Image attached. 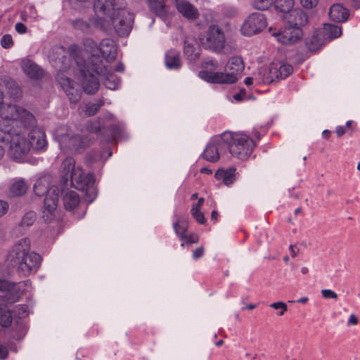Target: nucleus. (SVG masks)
I'll list each match as a JSON object with an SVG mask.
<instances>
[{
    "instance_id": "24",
    "label": "nucleus",
    "mask_w": 360,
    "mask_h": 360,
    "mask_svg": "<svg viewBox=\"0 0 360 360\" xmlns=\"http://www.w3.org/2000/svg\"><path fill=\"white\" fill-rule=\"evenodd\" d=\"M349 15V10L340 4H334L330 8V18L338 22H345Z\"/></svg>"
},
{
    "instance_id": "3",
    "label": "nucleus",
    "mask_w": 360,
    "mask_h": 360,
    "mask_svg": "<svg viewBox=\"0 0 360 360\" xmlns=\"http://www.w3.org/2000/svg\"><path fill=\"white\" fill-rule=\"evenodd\" d=\"M61 182L64 186H68L70 182L72 186L87 194L94 193L93 174H86L81 167H76L72 158H66L62 163Z\"/></svg>"
},
{
    "instance_id": "38",
    "label": "nucleus",
    "mask_w": 360,
    "mask_h": 360,
    "mask_svg": "<svg viewBox=\"0 0 360 360\" xmlns=\"http://www.w3.org/2000/svg\"><path fill=\"white\" fill-rule=\"evenodd\" d=\"M13 317L11 311L5 308L0 307V325L7 328L11 326Z\"/></svg>"
},
{
    "instance_id": "42",
    "label": "nucleus",
    "mask_w": 360,
    "mask_h": 360,
    "mask_svg": "<svg viewBox=\"0 0 360 360\" xmlns=\"http://www.w3.org/2000/svg\"><path fill=\"white\" fill-rule=\"evenodd\" d=\"M273 3V0H254L253 6L257 10L268 9Z\"/></svg>"
},
{
    "instance_id": "32",
    "label": "nucleus",
    "mask_w": 360,
    "mask_h": 360,
    "mask_svg": "<svg viewBox=\"0 0 360 360\" xmlns=\"http://www.w3.org/2000/svg\"><path fill=\"white\" fill-rule=\"evenodd\" d=\"M28 186L22 179L15 181L10 186L9 192L12 196H20L25 194Z\"/></svg>"
},
{
    "instance_id": "10",
    "label": "nucleus",
    "mask_w": 360,
    "mask_h": 360,
    "mask_svg": "<svg viewBox=\"0 0 360 360\" xmlns=\"http://www.w3.org/2000/svg\"><path fill=\"white\" fill-rule=\"evenodd\" d=\"M115 12L116 15L114 13L106 21L110 22L118 35H128L132 27L133 14L124 8H117Z\"/></svg>"
},
{
    "instance_id": "47",
    "label": "nucleus",
    "mask_w": 360,
    "mask_h": 360,
    "mask_svg": "<svg viewBox=\"0 0 360 360\" xmlns=\"http://www.w3.org/2000/svg\"><path fill=\"white\" fill-rule=\"evenodd\" d=\"M319 0H300V4L302 7L306 9H311L316 7L318 4Z\"/></svg>"
},
{
    "instance_id": "60",
    "label": "nucleus",
    "mask_w": 360,
    "mask_h": 360,
    "mask_svg": "<svg viewBox=\"0 0 360 360\" xmlns=\"http://www.w3.org/2000/svg\"><path fill=\"white\" fill-rule=\"evenodd\" d=\"M14 92H11V96L13 98H18L19 97H20L21 96V91L20 89H19L18 86H15V89H13Z\"/></svg>"
},
{
    "instance_id": "46",
    "label": "nucleus",
    "mask_w": 360,
    "mask_h": 360,
    "mask_svg": "<svg viewBox=\"0 0 360 360\" xmlns=\"http://www.w3.org/2000/svg\"><path fill=\"white\" fill-rule=\"evenodd\" d=\"M86 128L91 133H98L102 129V127L98 120L89 122Z\"/></svg>"
},
{
    "instance_id": "13",
    "label": "nucleus",
    "mask_w": 360,
    "mask_h": 360,
    "mask_svg": "<svg viewBox=\"0 0 360 360\" xmlns=\"http://www.w3.org/2000/svg\"><path fill=\"white\" fill-rule=\"evenodd\" d=\"M92 70L98 75L104 77L103 84L106 88L115 90L118 87L120 84L119 78L111 72L108 66L103 64L102 60L100 59L99 63H94V59H93Z\"/></svg>"
},
{
    "instance_id": "40",
    "label": "nucleus",
    "mask_w": 360,
    "mask_h": 360,
    "mask_svg": "<svg viewBox=\"0 0 360 360\" xmlns=\"http://www.w3.org/2000/svg\"><path fill=\"white\" fill-rule=\"evenodd\" d=\"M292 70L293 68L290 64H278V71L281 79L288 77L292 72Z\"/></svg>"
},
{
    "instance_id": "1",
    "label": "nucleus",
    "mask_w": 360,
    "mask_h": 360,
    "mask_svg": "<svg viewBox=\"0 0 360 360\" xmlns=\"http://www.w3.org/2000/svg\"><path fill=\"white\" fill-rule=\"evenodd\" d=\"M7 261L11 266L16 267L18 275L27 277L39 270L42 258L40 255L30 250V240L22 238L11 248Z\"/></svg>"
},
{
    "instance_id": "52",
    "label": "nucleus",
    "mask_w": 360,
    "mask_h": 360,
    "mask_svg": "<svg viewBox=\"0 0 360 360\" xmlns=\"http://www.w3.org/2000/svg\"><path fill=\"white\" fill-rule=\"evenodd\" d=\"M18 310V315L20 317H25L27 316V307L25 305H18L15 307Z\"/></svg>"
},
{
    "instance_id": "41",
    "label": "nucleus",
    "mask_w": 360,
    "mask_h": 360,
    "mask_svg": "<svg viewBox=\"0 0 360 360\" xmlns=\"http://www.w3.org/2000/svg\"><path fill=\"white\" fill-rule=\"evenodd\" d=\"M36 220V214L34 212H27L22 219L21 226L28 227L32 226Z\"/></svg>"
},
{
    "instance_id": "64",
    "label": "nucleus",
    "mask_w": 360,
    "mask_h": 360,
    "mask_svg": "<svg viewBox=\"0 0 360 360\" xmlns=\"http://www.w3.org/2000/svg\"><path fill=\"white\" fill-rule=\"evenodd\" d=\"M124 70V66L123 63L121 62L118 63V64L116 65V67L115 68V71L120 72H123Z\"/></svg>"
},
{
    "instance_id": "36",
    "label": "nucleus",
    "mask_w": 360,
    "mask_h": 360,
    "mask_svg": "<svg viewBox=\"0 0 360 360\" xmlns=\"http://www.w3.org/2000/svg\"><path fill=\"white\" fill-rule=\"evenodd\" d=\"M22 294V292L20 283H12L9 292L6 295L7 301L11 303L17 302Z\"/></svg>"
},
{
    "instance_id": "23",
    "label": "nucleus",
    "mask_w": 360,
    "mask_h": 360,
    "mask_svg": "<svg viewBox=\"0 0 360 360\" xmlns=\"http://www.w3.org/2000/svg\"><path fill=\"white\" fill-rule=\"evenodd\" d=\"M149 10L165 20L168 15L165 0H145Z\"/></svg>"
},
{
    "instance_id": "56",
    "label": "nucleus",
    "mask_w": 360,
    "mask_h": 360,
    "mask_svg": "<svg viewBox=\"0 0 360 360\" xmlns=\"http://www.w3.org/2000/svg\"><path fill=\"white\" fill-rule=\"evenodd\" d=\"M8 356V350L6 347L0 345V360H5Z\"/></svg>"
},
{
    "instance_id": "54",
    "label": "nucleus",
    "mask_w": 360,
    "mask_h": 360,
    "mask_svg": "<svg viewBox=\"0 0 360 360\" xmlns=\"http://www.w3.org/2000/svg\"><path fill=\"white\" fill-rule=\"evenodd\" d=\"M270 307L274 309H283V310H287L288 306L287 304L283 302H274L270 304Z\"/></svg>"
},
{
    "instance_id": "21",
    "label": "nucleus",
    "mask_w": 360,
    "mask_h": 360,
    "mask_svg": "<svg viewBox=\"0 0 360 360\" xmlns=\"http://www.w3.org/2000/svg\"><path fill=\"white\" fill-rule=\"evenodd\" d=\"M99 50L103 58L110 63L117 57V48L115 41L111 39H103L99 46Z\"/></svg>"
},
{
    "instance_id": "53",
    "label": "nucleus",
    "mask_w": 360,
    "mask_h": 360,
    "mask_svg": "<svg viewBox=\"0 0 360 360\" xmlns=\"http://www.w3.org/2000/svg\"><path fill=\"white\" fill-rule=\"evenodd\" d=\"M9 205L7 202L0 200V218L8 212Z\"/></svg>"
},
{
    "instance_id": "61",
    "label": "nucleus",
    "mask_w": 360,
    "mask_h": 360,
    "mask_svg": "<svg viewBox=\"0 0 360 360\" xmlns=\"http://www.w3.org/2000/svg\"><path fill=\"white\" fill-rule=\"evenodd\" d=\"M358 323V319L354 314H351L349 316V319L348 320L347 324L348 325H357Z\"/></svg>"
},
{
    "instance_id": "18",
    "label": "nucleus",
    "mask_w": 360,
    "mask_h": 360,
    "mask_svg": "<svg viewBox=\"0 0 360 360\" xmlns=\"http://www.w3.org/2000/svg\"><path fill=\"white\" fill-rule=\"evenodd\" d=\"M115 6V0H94L93 4L95 14L105 20L117 11Z\"/></svg>"
},
{
    "instance_id": "62",
    "label": "nucleus",
    "mask_w": 360,
    "mask_h": 360,
    "mask_svg": "<svg viewBox=\"0 0 360 360\" xmlns=\"http://www.w3.org/2000/svg\"><path fill=\"white\" fill-rule=\"evenodd\" d=\"M290 255L292 257H295L297 255L299 249L293 245L290 246Z\"/></svg>"
},
{
    "instance_id": "20",
    "label": "nucleus",
    "mask_w": 360,
    "mask_h": 360,
    "mask_svg": "<svg viewBox=\"0 0 360 360\" xmlns=\"http://www.w3.org/2000/svg\"><path fill=\"white\" fill-rule=\"evenodd\" d=\"M174 3L178 12L184 18L191 20L198 18L200 15L198 10L188 1L176 0Z\"/></svg>"
},
{
    "instance_id": "49",
    "label": "nucleus",
    "mask_w": 360,
    "mask_h": 360,
    "mask_svg": "<svg viewBox=\"0 0 360 360\" xmlns=\"http://www.w3.org/2000/svg\"><path fill=\"white\" fill-rule=\"evenodd\" d=\"M192 216L193 217V218L199 223V224H205L206 222V219L205 217V215L204 214L200 211V212H194V213H191Z\"/></svg>"
},
{
    "instance_id": "51",
    "label": "nucleus",
    "mask_w": 360,
    "mask_h": 360,
    "mask_svg": "<svg viewBox=\"0 0 360 360\" xmlns=\"http://www.w3.org/2000/svg\"><path fill=\"white\" fill-rule=\"evenodd\" d=\"M11 285L12 283L8 281L0 279V291L6 292H9Z\"/></svg>"
},
{
    "instance_id": "28",
    "label": "nucleus",
    "mask_w": 360,
    "mask_h": 360,
    "mask_svg": "<svg viewBox=\"0 0 360 360\" xmlns=\"http://www.w3.org/2000/svg\"><path fill=\"white\" fill-rule=\"evenodd\" d=\"M49 182L48 178L44 176L38 179L34 185V192L37 195L42 196L44 194H46V196H48L49 194L56 193V189L49 190Z\"/></svg>"
},
{
    "instance_id": "14",
    "label": "nucleus",
    "mask_w": 360,
    "mask_h": 360,
    "mask_svg": "<svg viewBox=\"0 0 360 360\" xmlns=\"http://www.w3.org/2000/svg\"><path fill=\"white\" fill-rule=\"evenodd\" d=\"M199 76L205 81L216 84H232L238 79V77L231 72L201 71Z\"/></svg>"
},
{
    "instance_id": "30",
    "label": "nucleus",
    "mask_w": 360,
    "mask_h": 360,
    "mask_svg": "<svg viewBox=\"0 0 360 360\" xmlns=\"http://www.w3.org/2000/svg\"><path fill=\"white\" fill-rule=\"evenodd\" d=\"M23 70L25 73L30 78H41L43 75V70L34 63L27 60L23 64Z\"/></svg>"
},
{
    "instance_id": "6",
    "label": "nucleus",
    "mask_w": 360,
    "mask_h": 360,
    "mask_svg": "<svg viewBox=\"0 0 360 360\" xmlns=\"http://www.w3.org/2000/svg\"><path fill=\"white\" fill-rule=\"evenodd\" d=\"M60 149L65 153H80L86 150L91 143L89 135L75 134L68 132L57 136Z\"/></svg>"
},
{
    "instance_id": "58",
    "label": "nucleus",
    "mask_w": 360,
    "mask_h": 360,
    "mask_svg": "<svg viewBox=\"0 0 360 360\" xmlns=\"http://www.w3.org/2000/svg\"><path fill=\"white\" fill-rule=\"evenodd\" d=\"M202 207V205H201V204H200L198 202L196 203H193L192 205V207H191V213H194V212H200Z\"/></svg>"
},
{
    "instance_id": "50",
    "label": "nucleus",
    "mask_w": 360,
    "mask_h": 360,
    "mask_svg": "<svg viewBox=\"0 0 360 360\" xmlns=\"http://www.w3.org/2000/svg\"><path fill=\"white\" fill-rule=\"evenodd\" d=\"M205 253V248L202 246L197 248L193 252V257L194 259H198L202 257Z\"/></svg>"
},
{
    "instance_id": "8",
    "label": "nucleus",
    "mask_w": 360,
    "mask_h": 360,
    "mask_svg": "<svg viewBox=\"0 0 360 360\" xmlns=\"http://www.w3.org/2000/svg\"><path fill=\"white\" fill-rule=\"evenodd\" d=\"M94 59V63H99L100 58L94 55L91 56L88 62L86 67L80 70V82L84 91L89 95L95 94L99 87L100 82L98 79L91 72L92 70V60Z\"/></svg>"
},
{
    "instance_id": "63",
    "label": "nucleus",
    "mask_w": 360,
    "mask_h": 360,
    "mask_svg": "<svg viewBox=\"0 0 360 360\" xmlns=\"http://www.w3.org/2000/svg\"><path fill=\"white\" fill-rule=\"evenodd\" d=\"M245 94V90L241 91L240 93H238L233 96V98L236 101H240L243 100V96Z\"/></svg>"
},
{
    "instance_id": "35",
    "label": "nucleus",
    "mask_w": 360,
    "mask_h": 360,
    "mask_svg": "<svg viewBox=\"0 0 360 360\" xmlns=\"http://www.w3.org/2000/svg\"><path fill=\"white\" fill-rule=\"evenodd\" d=\"M173 228L176 235H178L181 240H184L185 234H186L188 229V223L184 219H179L173 224Z\"/></svg>"
},
{
    "instance_id": "39",
    "label": "nucleus",
    "mask_w": 360,
    "mask_h": 360,
    "mask_svg": "<svg viewBox=\"0 0 360 360\" xmlns=\"http://www.w3.org/2000/svg\"><path fill=\"white\" fill-rule=\"evenodd\" d=\"M198 49L190 44H185L184 54L191 61L195 60L199 56Z\"/></svg>"
},
{
    "instance_id": "31",
    "label": "nucleus",
    "mask_w": 360,
    "mask_h": 360,
    "mask_svg": "<svg viewBox=\"0 0 360 360\" xmlns=\"http://www.w3.org/2000/svg\"><path fill=\"white\" fill-rule=\"evenodd\" d=\"M105 104L104 98H100L96 101L94 103H86L82 108V112L86 116L91 117L96 115L100 108Z\"/></svg>"
},
{
    "instance_id": "57",
    "label": "nucleus",
    "mask_w": 360,
    "mask_h": 360,
    "mask_svg": "<svg viewBox=\"0 0 360 360\" xmlns=\"http://www.w3.org/2000/svg\"><path fill=\"white\" fill-rule=\"evenodd\" d=\"M335 132L338 137H341L346 133V129L345 127L338 126L336 127Z\"/></svg>"
},
{
    "instance_id": "5",
    "label": "nucleus",
    "mask_w": 360,
    "mask_h": 360,
    "mask_svg": "<svg viewBox=\"0 0 360 360\" xmlns=\"http://www.w3.org/2000/svg\"><path fill=\"white\" fill-rule=\"evenodd\" d=\"M226 150L240 160H245L251 154L255 141L248 136L241 133L225 131L223 134Z\"/></svg>"
},
{
    "instance_id": "4",
    "label": "nucleus",
    "mask_w": 360,
    "mask_h": 360,
    "mask_svg": "<svg viewBox=\"0 0 360 360\" xmlns=\"http://www.w3.org/2000/svg\"><path fill=\"white\" fill-rule=\"evenodd\" d=\"M27 130L20 127L8 132L0 133V142L9 143L8 155L11 158L20 160L29 153L30 143L25 136Z\"/></svg>"
},
{
    "instance_id": "44",
    "label": "nucleus",
    "mask_w": 360,
    "mask_h": 360,
    "mask_svg": "<svg viewBox=\"0 0 360 360\" xmlns=\"http://www.w3.org/2000/svg\"><path fill=\"white\" fill-rule=\"evenodd\" d=\"M72 25L73 27L79 30H81L82 32H87L89 29V24L82 19H78L72 21Z\"/></svg>"
},
{
    "instance_id": "34",
    "label": "nucleus",
    "mask_w": 360,
    "mask_h": 360,
    "mask_svg": "<svg viewBox=\"0 0 360 360\" xmlns=\"http://www.w3.org/2000/svg\"><path fill=\"white\" fill-rule=\"evenodd\" d=\"M280 79L278 71V64L272 63L269 70L264 75L263 82L271 83Z\"/></svg>"
},
{
    "instance_id": "17",
    "label": "nucleus",
    "mask_w": 360,
    "mask_h": 360,
    "mask_svg": "<svg viewBox=\"0 0 360 360\" xmlns=\"http://www.w3.org/2000/svg\"><path fill=\"white\" fill-rule=\"evenodd\" d=\"M58 202V193H49L48 196H46L41 214V218L45 222L50 223L56 219Z\"/></svg>"
},
{
    "instance_id": "15",
    "label": "nucleus",
    "mask_w": 360,
    "mask_h": 360,
    "mask_svg": "<svg viewBox=\"0 0 360 360\" xmlns=\"http://www.w3.org/2000/svg\"><path fill=\"white\" fill-rule=\"evenodd\" d=\"M57 79L70 101L75 103L79 102L82 97V92L76 82L63 75H58Z\"/></svg>"
},
{
    "instance_id": "27",
    "label": "nucleus",
    "mask_w": 360,
    "mask_h": 360,
    "mask_svg": "<svg viewBox=\"0 0 360 360\" xmlns=\"http://www.w3.org/2000/svg\"><path fill=\"white\" fill-rule=\"evenodd\" d=\"M165 65L168 69H179L181 66L179 51L171 49L165 53Z\"/></svg>"
},
{
    "instance_id": "43",
    "label": "nucleus",
    "mask_w": 360,
    "mask_h": 360,
    "mask_svg": "<svg viewBox=\"0 0 360 360\" xmlns=\"http://www.w3.org/2000/svg\"><path fill=\"white\" fill-rule=\"evenodd\" d=\"M183 240H184V242L181 244V247L193 243H198L199 242V236L195 233L185 234V238H184Z\"/></svg>"
},
{
    "instance_id": "16",
    "label": "nucleus",
    "mask_w": 360,
    "mask_h": 360,
    "mask_svg": "<svg viewBox=\"0 0 360 360\" xmlns=\"http://www.w3.org/2000/svg\"><path fill=\"white\" fill-rule=\"evenodd\" d=\"M63 202L67 211L73 212L78 218L85 214V210L81 209L80 198L74 191H66L63 196Z\"/></svg>"
},
{
    "instance_id": "25",
    "label": "nucleus",
    "mask_w": 360,
    "mask_h": 360,
    "mask_svg": "<svg viewBox=\"0 0 360 360\" xmlns=\"http://www.w3.org/2000/svg\"><path fill=\"white\" fill-rule=\"evenodd\" d=\"M236 169L229 167L226 169H218L215 172L214 177L217 181H221L226 186H230L236 180Z\"/></svg>"
},
{
    "instance_id": "11",
    "label": "nucleus",
    "mask_w": 360,
    "mask_h": 360,
    "mask_svg": "<svg viewBox=\"0 0 360 360\" xmlns=\"http://www.w3.org/2000/svg\"><path fill=\"white\" fill-rule=\"evenodd\" d=\"M266 25V18L264 14L252 13L245 18L240 31L243 36L251 37L262 32Z\"/></svg>"
},
{
    "instance_id": "22",
    "label": "nucleus",
    "mask_w": 360,
    "mask_h": 360,
    "mask_svg": "<svg viewBox=\"0 0 360 360\" xmlns=\"http://www.w3.org/2000/svg\"><path fill=\"white\" fill-rule=\"evenodd\" d=\"M326 43L341 36L342 29L340 26L326 23L321 28L317 29Z\"/></svg>"
},
{
    "instance_id": "33",
    "label": "nucleus",
    "mask_w": 360,
    "mask_h": 360,
    "mask_svg": "<svg viewBox=\"0 0 360 360\" xmlns=\"http://www.w3.org/2000/svg\"><path fill=\"white\" fill-rule=\"evenodd\" d=\"M291 15L294 17V22H291L292 26H297L301 28L302 26H304L308 22V16L302 11H293ZM288 23H290V22Z\"/></svg>"
},
{
    "instance_id": "45",
    "label": "nucleus",
    "mask_w": 360,
    "mask_h": 360,
    "mask_svg": "<svg viewBox=\"0 0 360 360\" xmlns=\"http://www.w3.org/2000/svg\"><path fill=\"white\" fill-rule=\"evenodd\" d=\"M1 45L4 49H10L13 46V40L11 34H4L1 39Z\"/></svg>"
},
{
    "instance_id": "48",
    "label": "nucleus",
    "mask_w": 360,
    "mask_h": 360,
    "mask_svg": "<svg viewBox=\"0 0 360 360\" xmlns=\"http://www.w3.org/2000/svg\"><path fill=\"white\" fill-rule=\"evenodd\" d=\"M322 296L326 299H335L337 300L338 296L336 292L329 289H324L321 290Z\"/></svg>"
},
{
    "instance_id": "7",
    "label": "nucleus",
    "mask_w": 360,
    "mask_h": 360,
    "mask_svg": "<svg viewBox=\"0 0 360 360\" xmlns=\"http://www.w3.org/2000/svg\"><path fill=\"white\" fill-rule=\"evenodd\" d=\"M200 40L205 49L216 53H221L225 48V34L218 25L210 26L205 34L200 38Z\"/></svg>"
},
{
    "instance_id": "19",
    "label": "nucleus",
    "mask_w": 360,
    "mask_h": 360,
    "mask_svg": "<svg viewBox=\"0 0 360 360\" xmlns=\"http://www.w3.org/2000/svg\"><path fill=\"white\" fill-rule=\"evenodd\" d=\"M31 128L28 134L29 140H27L30 143V148L32 147L37 150L45 149L47 146V141L44 129L36 127L35 124L28 129Z\"/></svg>"
},
{
    "instance_id": "26",
    "label": "nucleus",
    "mask_w": 360,
    "mask_h": 360,
    "mask_svg": "<svg viewBox=\"0 0 360 360\" xmlns=\"http://www.w3.org/2000/svg\"><path fill=\"white\" fill-rule=\"evenodd\" d=\"M326 44V43L317 29L314 31L310 37L305 39V46L310 51H319Z\"/></svg>"
},
{
    "instance_id": "29",
    "label": "nucleus",
    "mask_w": 360,
    "mask_h": 360,
    "mask_svg": "<svg viewBox=\"0 0 360 360\" xmlns=\"http://www.w3.org/2000/svg\"><path fill=\"white\" fill-rule=\"evenodd\" d=\"M245 66L243 58L240 56L231 57L226 65V70L230 71L235 76L238 75L244 70Z\"/></svg>"
},
{
    "instance_id": "2",
    "label": "nucleus",
    "mask_w": 360,
    "mask_h": 360,
    "mask_svg": "<svg viewBox=\"0 0 360 360\" xmlns=\"http://www.w3.org/2000/svg\"><path fill=\"white\" fill-rule=\"evenodd\" d=\"M0 117V133L8 132L20 127L21 129H28L36 124L33 115L17 105H1Z\"/></svg>"
},
{
    "instance_id": "12",
    "label": "nucleus",
    "mask_w": 360,
    "mask_h": 360,
    "mask_svg": "<svg viewBox=\"0 0 360 360\" xmlns=\"http://www.w3.org/2000/svg\"><path fill=\"white\" fill-rule=\"evenodd\" d=\"M226 152V146L221 134L209 142L202 154V157L208 162H217L220 156Z\"/></svg>"
},
{
    "instance_id": "37",
    "label": "nucleus",
    "mask_w": 360,
    "mask_h": 360,
    "mask_svg": "<svg viewBox=\"0 0 360 360\" xmlns=\"http://www.w3.org/2000/svg\"><path fill=\"white\" fill-rule=\"evenodd\" d=\"M294 6V0H276L274 7L277 11L281 13L290 12Z\"/></svg>"
},
{
    "instance_id": "55",
    "label": "nucleus",
    "mask_w": 360,
    "mask_h": 360,
    "mask_svg": "<svg viewBox=\"0 0 360 360\" xmlns=\"http://www.w3.org/2000/svg\"><path fill=\"white\" fill-rule=\"evenodd\" d=\"M15 29L19 34H25L27 31V27L22 22H17Z\"/></svg>"
},
{
    "instance_id": "9",
    "label": "nucleus",
    "mask_w": 360,
    "mask_h": 360,
    "mask_svg": "<svg viewBox=\"0 0 360 360\" xmlns=\"http://www.w3.org/2000/svg\"><path fill=\"white\" fill-rule=\"evenodd\" d=\"M269 32L278 42L285 45L296 44L303 36L302 29L297 26H292L291 23H288L278 30L271 27Z\"/></svg>"
},
{
    "instance_id": "59",
    "label": "nucleus",
    "mask_w": 360,
    "mask_h": 360,
    "mask_svg": "<svg viewBox=\"0 0 360 360\" xmlns=\"http://www.w3.org/2000/svg\"><path fill=\"white\" fill-rule=\"evenodd\" d=\"M202 207V205H201V204H200L198 202L196 203H193L192 205V207H191V213H194V212H200Z\"/></svg>"
}]
</instances>
